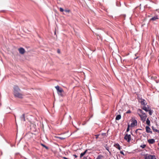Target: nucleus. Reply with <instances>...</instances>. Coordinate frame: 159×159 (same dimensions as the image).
Returning a JSON list of instances; mask_svg holds the SVG:
<instances>
[{
	"instance_id": "obj_1",
	"label": "nucleus",
	"mask_w": 159,
	"mask_h": 159,
	"mask_svg": "<svg viewBox=\"0 0 159 159\" xmlns=\"http://www.w3.org/2000/svg\"><path fill=\"white\" fill-rule=\"evenodd\" d=\"M14 95L15 97L20 98H23V95L20 92V89L18 86H14Z\"/></svg>"
},
{
	"instance_id": "obj_2",
	"label": "nucleus",
	"mask_w": 159,
	"mask_h": 159,
	"mask_svg": "<svg viewBox=\"0 0 159 159\" xmlns=\"http://www.w3.org/2000/svg\"><path fill=\"white\" fill-rule=\"evenodd\" d=\"M141 108L146 112H148L150 115H152L153 111L151 110L150 107L148 105H147L145 106L142 107Z\"/></svg>"
},
{
	"instance_id": "obj_3",
	"label": "nucleus",
	"mask_w": 159,
	"mask_h": 159,
	"mask_svg": "<svg viewBox=\"0 0 159 159\" xmlns=\"http://www.w3.org/2000/svg\"><path fill=\"white\" fill-rule=\"evenodd\" d=\"M55 88L57 90L58 94L61 96H63L64 91L62 89V88H60L58 86H55Z\"/></svg>"
},
{
	"instance_id": "obj_4",
	"label": "nucleus",
	"mask_w": 159,
	"mask_h": 159,
	"mask_svg": "<svg viewBox=\"0 0 159 159\" xmlns=\"http://www.w3.org/2000/svg\"><path fill=\"white\" fill-rule=\"evenodd\" d=\"M139 116L140 117L141 120L143 122L145 121V120L147 117V116L146 114H140L138 113Z\"/></svg>"
},
{
	"instance_id": "obj_5",
	"label": "nucleus",
	"mask_w": 159,
	"mask_h": 159,
	"mask_svg": "<svg viewBox=\"0 0 159 159\" xmlns=\"http://www.w3.org/2000/svg\"><path fill=\"white\" fill-rule=\"evenodd\" d=\"M131 123L130 125L132 127H134L137 125V121L136 120L132 119L131 120Z\"/></svg>"
},
{
	"instance_id": "obj_6",
	"label": "nucleus",
	"mask_w": 159,
	"mask_h": 159,
	"mask_svg": "<svg viewBox=\"0 0 159 159\" xmlns=\"http://www.w3.org/2000/svg\"><path fill=\"white\" fill-rule=\"evenodd\" d=\"M124 139L126 140L128 142H129L131 139V136L130 134L128 135L126 134L125 136Z\"/></svg>"
},
{
	"instance_id": "obj_7",
	"label": "nucleus",
	"mask_w": 159,
	"mask_h": 159,
	"mask_svg": "<svg viewBox=\"0 0 159 159\" xmlns=\"http://www.w3.org/2000/svg\"><path fill=\"white\" fill-rule=\"evenodd\" d=\"M140 103L141 105V107L143 106H145L147 105L146 101L144 99H141L140 101Z\"/></svg>"
},
{
	"instance_id": "obj_8",
	"label": "nucleus",
	"mask_w": 159,
	"mask_h": 159,
	"mask_svg": "<svg viewBox=\"0 0 159 159\" xmlns=\"http://www.w3.org/2000/svg\"><path fill=\"white\" fill-rule=\"evenodd\" d=\"M153 157H154V155H145L144 159H153L152 158Z\"/></svg>"
},
{
	"instance_id": "obj_9",
	"label": "nucleus",
	"mask_w": 159,
	"mask_h": 159,
	"mask_svg": "<svg viewBox=\"0 0 159 159\" xmlns=\"http://www.w3.org/2000/svg\"><path fill=\"white\" fill-rule=\"evenodd\" d=\"M18 51L21 54H24L25 52V49L22 48H20L18 49Z\"/></svg>"
},
{
	"instance_id": "obj_10",
	"label": "nucleus",
	"mask_w": 159,
	"mask_h": 159,
	"mask_svg": "<svg viewBox=\"0 0 159 159\" xmlns=\"http://www.w3.org/2000/svg\"><path fill=\"white\" fill-rule=\"evenodd\" d=\"M146 132L147 133H149L151 134L152 133V131H151L150 128L148 126H146L145 128Z\"/></svg>"
},
{
	"instance_id": "obj_11",
	"label": "nucleus",
	"mask_w": 159,
	"mask_h": 159,
	"mask_svg": "<svg viewBox=\"0 0 159 159\" xmlns=\"http://www.w3.org/2000/svg\"><path fill=\"white\" fill-rule=\"evenodd\" d=\"M20 119L21 121H25V115L23 114L20 117Z\"/></svg>"
},
{
	"instance_id": "obj_12",
	"label": "nucleus",
	"mask_w": 159,
	"mask_h": 159,
	"mask_svg": "<svg viewBox=\"0 0 159 159\" xmlns=\"http://www.w3.org/2000/svg\"><path fill=\"white\" fill-rule=\"evenodd\" d=\"M148 141L150 144H153L155 142V140L153 139H148Z\"/></svg>"
},
{
	"instance_id": "obj_13",
	"label": "nucleus",
	"mask_w": 159,
	"mask_h": 159,
	"mask_svg": "<svg viewBox=\"0 0 159 159\" xmlns=\"http://www.w3.org/2000/svg\"><path fill=\"white\" fill-rule=\"evenodd\" d=\"M158 17L157 16H154L152 17L151 18L150 20V21L152 20L155 21L156 20H157L158 19Z\"/></svg>"
},
{
	"instance_id": "obj_14",
	"label": "nucleus",
	"mask_w": 159,
	"mask_h": 159,
	"mask_svg": "<svg viewBox=\"0 0 159 159\" xmlns=\"http://www.w3.org/2000/svg\"><path fill=\"white\" fill-rule=\"evenodd\" d=\"M114 146L119 150H120L121 149L118 143L115 144L114 145Z\"/></svg>"
},
{
	"instance_id": "obj_15",
	"label": "nucleus",
	"mask_w": 159,
	"mask_h": 159,
	"mask_svg": "<svg viewBox=\"0 0 159 159\" xmlns=\"http://www.w3.org/2000/svg\"><path fill=\"white\" fill-rule=\"evenodd\" d=\"M87 150H86L83 153H81L80 155V157L81 158L87 152Z\"/></svg>"
},
{
	"instance_id": "obj_16",
	"label": "nucleus",
	"mask_w": 159,
	"mask_h": 159,
	"mask_svg": "<svg viewBox=\"0 0 159 159\" xmlns=\"http://www.w3.org/2000/svg\"><path fill=\"white\" fill-rule=\"evenodd\" d=\"M138 112H139L140 113H139L140 114H145L142 110L140 109H138Z\"/></svg>"
},
{
	"instance_id": "obj_17",
	"label": "nucleus",
	"mask_w": 159,
	"mask_h": 159,
	"mask_svg": "<svg viewBox=\"0 0 159 159\" xmlns=\"http://www.w3.org/2000/svg\"><path fill=\"white\" fill-rule=\"evenodd\" d=\"M121 118V116L120 115H117L116 118V120H119Z\"/></svg>"
},
{
	"instance_id": "obj_18",
	"label": "nucleus",
	"mask_w": 159,
	"mask_h": 159,
	"mask_svg": "<svg viewBox=\"0 0 159 159\" xmlns=\"http://www.w3.org/2000/svg\"><path fill=\"white\" fill-rule=\"evenodd\" d=\"M152 128L154 131H155L157 132V133H159V130L155 129L154 126H152Z\"/></svg>"
},
{
	"instance_id": "obj_19",
	"label": "nucleus",
	"mask_w": 159,
	"mask_h": 159,
	"mask_svg": "<svg viewBox=\"0 0 159 159\" xmlns=\"http://www.w3.org/2000/svg\"><path fill=\"white\" fill-rule=\"evenodd\" d=\"M146 124L149 126H150V121L149 120V119L148 118L147 120L146 121Z\"/></svg>"
},
{
	"instance_id": "obj_20",
	"label": "nucleus",
	"mask_w": 159,
	"mask_h": 159,
	"mask_svg": "<svg viewBox=\"0 0 159 159\" xmlns=\"http://www.w3.org/2000/svg\"><path fill=\"white\" fill-rule=\"evenodd\" d=\"M130 125H129L128 124V127L126 130V132H128L129 130V127H130Z\"/></svg>"
},
{
	"instance_id": "obj_21",
	"label": "nucleus",
	"mask_w": 159,
	"mask_h": 159,
	"mask_svg": "<svg viewBox=\"0 0 159 159\" xmlns=\"http://www.w3.org/2000/svg\"><path fill=\"white\" fill-rule=\"evenodd\" d=\"M146 146V145L145 144H143V145H141L140 146V147L142 148H144Z\"/></svg>"
},
{
	"instance_id": "obj_22",
	"label": "nucleus",
	"mask_w": 159,
	"mask_h": 159,
	"mask_svg": "<svg viewBox=\"0 0 159 159\" xmlns=\"http://www.w3.org/2000/svg\"><path fill=\"white\" fill-rule=\"evenodd\" d=\"M62 11V10H61V11H60V12L61 13H62L64 11H65L66 12H69V11Z\"/></svg>"
},
{
	"instance_id": "obj_23",
	"label": "nucleus",
	"mask_w": 159,
	"mask_h": 159,
	"mask_svg": "<svg viewBox=\"0 0 159 159\" xmlns=\"http://www.w3.org/2000/svg\"><path fill=\"white\" fill-rule=\"evenodd\" d=\"M41 145H42V146H43L46 149H48V147H47L44 144H41Z\"/></svg>"
},
{
	"instance_id": "obj_24",
	"label": "nucleus",
	"mask_w": 159,
	"mask_h": 159,
	"mask_svg": "<svg viewBox=\"0 0 159 159\" xmlns=\"http://www.w3.org/2000/svg\"><path fill=\"white\" fill-rule=\"evenodd\" d=\"M102 157V156L100 155H99L98 156L96 159H101Z\"/></svg>"
},
{
	"instance_id": "obj_25",
	"label": "nucleus",
	"mask_w": 159,
	"mask_h": 159,
	"mask_svg": "<svg viewBox=\"0 0 159 159\" xmlns=\"http://www.w3.org/2000/svg\"><path fill=\"white\" fill-rule=\"evenodd\" d=\"M131 111L130 110H128L126 112V113L128 114L131 113Z\"/></svg>"
},
{
	"instance_id": "obj_26",
	"label": "nucleus",
	"mask_w": 159,
	"mask_h": 159,
	"mask_svg": "<svg viewBox=\"0 0 159 159\" xmlns=\"http://www.w3.org/2000/svg\"><path fill=\"white\" fill-rule=\"evenodd\" d=\"M99 134H98V135H95V136H96V139H97L98 138V136H99Z\"/></svg>"
},
{
	"instance_id": "obj_27",
	"label": "nucleus",
	"mask_w": 159,
	"mask_h": 159,
	"mask_svg": "<svg viewBox=\"0 0 159 159\" xmlns=\"http://www.w3.org/2000/svg\"><path fill=\"white\" fill-rule=\"evenodd\" d=\"M120 153L121 154H122V155H123L124 156V155H125V154H124V153L123 152V151H120Z\"/></svg>"
},
{
	"instance_id": "obj_28",
	"label": "nucleus",
	"mask_w": 159,
	"mask_h": 159,
	"mask_svg": "<svg viewBox=\"0 0 159 159\" xmlns=\"http://www.w3.org/2000/svg\"><path fill=\"white\" fill-rule=\"evenodd\" d=\"M157 78V77L155 76V77H151V79H153L154 80H155V79Z\"/></svg>"
},
{
	"instance_id": "obj_29",
	"label": "nucleus",
	"mask_w": 159,
	"mask_h": 159,
	"mask_svg": "<svg viewBox=\"0 0 159 159\" xmlns=\"http://www.w3.org/2000/svg\"><path fill=\"white\" fill-rule=\"evenodd\" d=\"M62 158L64 159H68L67 158L65 157H62Z\"/></svg>"
},
{
	"instance_id": "obj_30",
	"label": "nucleus",
	"mask_w": 159,
	"mask_h": 159,
	"mask_svg": "<svg viewBox=\"0 0 159 159\" xmlns=\"http://www.w3.org/2000/svg\"><path fill=\"white\" fill-rule=\"evenodd\" d=\"M73 156L75 157V158H77V156L76 155H74Z\"/></svg>"
},
{
	"instance_id": "obj_31",
	"label": "nucleus",
	"mask_w": 159,
	"mask_h": 159,
	"mask_svg": "<svg viewBox=\"0 0 159 159\" xmlns=\"http://www.w3.org/2000/svg\"><path fill=\"white\" fill-rule=\"evenodd\" d=\"M60 10H64L62 8L60 7Z\"/></svg>"
},
{
	"instance_id": "obj_32",
	"label": "nucleus",
	"mask_w": 159,
	"mask_h": 159,
	"mask_svg": "<svg viewBox=\"0 0 159 159\" xmlns=\"http://www.w3.org/2000/svg\"><path fill=\"white\" fill-rule=\"evenodd\" d=\"M136 8L137 9H140V7H136Z\"/></svg>"
},
{
	"instance_id": "obj_33",
	"label": "nucleus",
	"mask_w": 159,
	"mask_h": 159,
	"mask_svg": "<svg viewBox=\"0 0 159 159\" xmlns=\"http://www.w3.org/2000/svg\"><path fill=\"white\" fill-rule=\"evenodd\" d=\"M57 52L58 53H60V51L59 50H58Z\"/></svg>"
},
{
	"instance_id": "obj_34",
	"label": "nucleus",
	"mask_w": 159,
	"mask_h": 159,
	"mask_svg": "<svg viewBox=\"0 0 159 159\" xmlns=\"http://www.w3.org/2000/svg\"><path fill=\"white\" fill-rule=\"evenodd\" d=\"M83 159H87L86 157H84Z\"/></svg>"
},
{
	"instance_id": "obj_35",
	"label": "nucleus",
	"mask_w": 159,
	"mask_h": 159,
	"mask_svg": "<svg viewBox=\"0 0 159 159\" xmlns=\"http://www.w3.org/2000/svg\"><path fill=\"white\" fill-rule=\"evenodd\" d=\"M156 82L157 83H158V81H157V80H156Z\"/></svg>"
},
{
	"instance_id": "obj_36",
	"label": "nucleus",
	"mask_w": 159,
	"mask_h": 159,
	"mask_svg": "<svg viewBox=\"0 0 159 159\" xmlns=\"http://www.w3.org/2000/svg\"><path fill=\"white\" fill-rule=\"evenodd\" d=\"M60 138L61 139H64V138Z\"/></svg>"
},
{
	"instance_id": "obj_37",
	"label": "nucleus",
	"mask_w": 159,
	"mask_h": 159,
	"mask_svg": "<svg viewBox=\"0 0 159 159\" xmlns=\"http://www.w3.org/2000/svg\"><path fill=\"white\" fill-rule=\"evenodd\" d=\"M137 58H138V57H136V58H134V59H137Z\"/></svg>"
},
{
	"instance_id": "obj_38",
	"label": "nucleus",
	"mask_w": 159,
	"mask_h": 159,
	"mask_svg": "<svg viewBox=\"0 0 159 159\" xmlns=\"http://www.w3.org/2000/svg\"><path fill=\"white\" fill-rule=\"evenodd\" d=\"M158 146H159V143H158Z\"/></svg>"
}]
</instances>
